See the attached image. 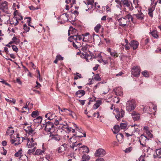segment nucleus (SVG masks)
<instances>
[{
	"label": "nucleus",
	"mask_w": 161,
	"mask_h": 161,
	"mask_svg": "<svg viewBox=\"0 0 161 161\" xmlns=\"http://www.w3.org/2000/svg\"><path fill=\"white\" fill-rule=\"evenodd\" d=\"M94 79L97 81L101 80V78L98 74H96L94 76Z\"/></svg>",
	"instance_id": "nucleus-52"
},
{
	"label": "nucleus",
	"mask_w": 161,
	"mask_h": 161,
	"mask_svg": "<svg viewBox=\"0 0 161 161\" xmlns=\"http://www.w3.org/2000/svg\"><path fill=\"white\" fill-rule=\"evenodd\" d=\"M54 124L56 125H60L59 127L63 129H64V127L66 125L65 124H63V122H62V119L60 117L58 118L55 119Z\"/></svg>",
	"instance_id": "nucleus-9"
},
{
	"label": "nucleus",
	"mask_w": 161,
	"mask_h": 161,
	"mask_svg": "<svg viewBox=\"0 0 161 161\" xmlns=\"http://www.w3.org/2000/svg\"><path fill=\"white\" fill-rule=\"evenodd\" d=\"M139 126L136 124H134L133 125H131L129 127L127 130L128 132H125L126 136L128 137L131 136L132 137L136 138L134 134L139 130L138 129Z\"/></svg>",
	"instance_id": "nucleus-1"
},
{
	"label": "nucleus",
	"mask_w": 161,
	"mask_h": 161,
	"mask_svg": "<svg viewBox=\"0 0 161 161\" xmlns=\"http://www.w3.org/2000/svg\"><path fill=\"white\" fill-rule=\"evenodd\" d=\"M28 142L27 143V146L28 147V148H31L32 147L33 148L34 147V144H36V143H33V142H31V141H29V139H28Z\"/></svg>",
	"instance_id": "nucleus-30"
},
{
	"label": "nucleus",
	"mask_w": 161,
	"mask_h": 161,
	"mask_svg": "<svg viewBox=\"0 0 161 161\" xmlns=\"http://www.w3.org/2000/svg\"><path fill=\"white\" fill-rule=\"evenodd\" d=\"M132 150V147H129L126 148L125 150V153H129Z\"/></svg>",
	"instance_id": "nucleus-55"
},
{
	"label": "nucleus",
	"mask_w": 161,
	"mask_h": 161,
	"mask_svg": "<svg viewBox=\"0 0 161 161\" xmlns=\"http://www.w3.org/2000/svg\"><path fill=\"white\" fill-rule=\"evenodd\" d=\"M116 138L120 143H122L124 141V136L121 133L118 134L116 135Z\"/></svg>",
	"instance_id": "nucleus-24"
},
{
	"label": "nucleus",
	"mask_w": 161,
	"mask_h": 161,
	"mask_svg": "<svg viewBox=\"0 0 161 161\" xmlns=\"http://www.w3.org/2000/svg\"><path fill=\"white\" fill-rule=\"evenodd\" d=\"M18 23L19 21L15 19L14 17L13 18L12 20L10 21V24L13 25L14 26L17 25L18 24Z\"/></svg>",
	"instance_id": "nucleus-35"
},
{
	"label": "nucleus",
	"mask_w": 161,
	"mask_h": 161,
	"mask_svg": "<svg viewBox=\"0 0 161 161\" xmlns=\"http://www.w3.org/2000/svg\"><path fill=\"white\" fill-rule=\"evenodd\" d=\"M50 139L51 140L56 142H58L61 139L60 136L58 135H51L50 136Z\"/></svg>",
	"instance_id": "nucleus-16"
},
{
	"label": "nucleus",
	"mask_w": 161,
	"mask_h": 161,
	"mask_svg": "<svg viewBox=\"0 0 161 161\" xmlns=\"http://www.w3.org/2000/svg\"><path fill=\"white\" fill-rule=\"evenodd\" d=\"M43 161H53V159L49 156H47L43 159Z\"/></svg>",
	"instance_id": "nucleus-53"
},
{
	"label": "nucleus",
	"mask_w": 161,
	"mask_h": 161,
	"mask_svg": "<svg viewBox=\"0 0 161 161\" xmlns=\"http://www.w3.org/2000/svg\"><path fill=\"white\" fill-rule=\"evenodd\" d=\"M83 36V41L87 42L91 40V39L92 38V36L90 35L89 33H86L82 34Z\"/></svg>",
	"instance_id": "nucleus-13"
},
{
	"label": "nucleus",
	"mask_w": 161,
	"mask_h": 161,
	"mask_svg": "<svg viewBox=\"0 0 161 161\" xmlns=\"http://www.w3.org/2000/svg\"><path fill=\"white\" fill-rule=\"evenodd\" d=\"M36 149V147H34L33 148H31L28 150L27 151V153L29 154H30L34 152L35 150Z\"/></svg>",
	"instance_id": "nucleus-47"
},
{
	"label": "nucleus",
	"mask_w": 161,
	"mask_h": 161,
	"mask_svg": "<svg viewBox=\"0 0 161 161\" xmlns=\"http://www.w3.org/2000/svg\"><path fill=\"white\" fill-rule=\"evenodd\" d=\"M69 115H71L74 119H76L77 118L75 113L72 111H71V113L69 114Z\"/></svg>",
	"instance_id": "nucleus-58"
},
{
	"label": "nucleus",
	"mask_w": 161,
	"mask_h": 161,
	"mask_svg": "<svg viewBox=\"0 0 161 161\" xmlns=\"http://www.w3.org/2000/svg\"><path fill=\"white\" fill-rule=\"evenodd\" d=\"M85 94L84 91L82 90H79L77 91L75 93L77 97H80L81 96H82Z\"/></svg>",
	"instance_id": "nucleus-25"
},
{
	"label": "nucleus",
	"mask_w": 161,
	"mask_h": 161,
	"mask_svg": "<svg viewBox=\"0 0 161 161\" xmlns=\"http://www.w3.org/2000/svg\"><path fill=\"white\" fill-rule=\"evenodd\" d=\"M156 155H154L153 157L154 158H161V149H157L156 151Z\"/></svg>",
	"instance_id": "nucleus-27"
},
{
	"label": "nucleus",
	"mask_w": 161,
	"mask_h": 161,
	"mask_svg": "<svg viewBox=\"0 0 161 161\" xmlns=\"http://www.w3.org/2000/svg\"><path fill=\"white\" fill-rule=\"evenodd\" d=\"M67 147V144L65 143H64L62 145H61L58 148V152L59 153H62L66 150Z\"/></svg>",
	"instance_id": "nucleus-22"
},
{
	"label": "nucleus",
	"mask_w": 161,
	"mask_h": 161,
	"mask_svg": "<svg viewBox=\"0 0 161 161\" xmlns=\"http://www.w3.org/2000/svg\"><path fill=\"white\" fill-rule=\"evenodd\" d=\"M125 19H126L128 21H129V22L130 21V19L131 21L133 22V18L131 16L130 14H128L126 16H125L124 17Z\"/></svg>",
	"instance_id": "nucleus-45"
},
{
	"label": "nucleus",
	"mask_w": 161,
	"mask_h": 161,
	"mask_svg": "<svg viewBox=\"0 0 161 161\" xmlns=\"http://www.w3.org/2000/svg\"><path fill=\"white\" fill-rule=\"evenodd\" d=\"M110 54L112 56H113L114 57H117L118 56V55L117 54V53L115 52H112Z\"/></svg>",
	"instance_id": "nucleus-59"
},
{
	"label": "nucleus",
	"mask_w": 161,
	"mask_h": 161,
	"mask_svg": "<svg viewBox=\"0 0 161 161\" xmlns=\"http://www.w3.org/2000/svg\"><path fill=\"white\" fill-rule=\"evenodd\" d=\"M90 159V157L89 155L86 154H84L82 156V161H88Z\"/></svg>",
	"instance_id": "nucleus-36"
},
{
	"label": "nucleus",
	"mask_w": 161,
	"mask_h": 161,
	"mask_svg": "<svg viewBox=\"0 0 161 161\" xmlns=\"http://www.w3.org/2000/svg\"><path fill=\"white\" fill-rule=\"evenodd\" d=\"M22 149H20L18 151V152H17L15 154L14 156L16 157H19L20 156H21L22 155H21L22 154Z\"/></svg>",
	"instance_id": "nucleus-41"
},
{
	"label": "nucleus",
	"mask_w": 161,
	"mask_h": 161,
	"mask_svg": "<svg viewBox=\"0 0 161 161\" xmlns=\"http://www.w3.org/2000/svg\"><path fill=\"white\" fill-rule=\"evenodd\" d=\"M147 140H148V139L146 136L143 135H142L139 138V142L140 144L143 147H144L145 146L146 142Z\"/></svg>",
	"instance_id": "nucleus-12"
},
{
	"label": "nucleus",
	"mask_w": 161,
	"mask_h": 161,
	"mask_svg": "<svg viewBox=\"0 0 161 161\" xmlns=\"http://www.w3.org/2000/svg\"><path fill=\"white\" fill-rule=\"evenodd\" d=\"M119 6L121 8H124L125 9H133V8L131 7L132 3L128 0H121L119 3Z\"/></svg>",
	"instance_id": "nucleus-4"
},
{
	"label": "nucleus",
	"mask_w": 161,
	"mask_h": 161,
	"mask_svg": "<svg viewBox=\"0 0 161 161\" xmlns=\"http://www.w3.org/2000/svg\"><path fill=\"white\" fill-rule=\"evenodd\" d=\"M42 119L41 117L39 116L36 119H34L33 120L34 122L35 123H40L42 121Z\"/></svg>",
	"instance_id": "nucleus-37"
},
{
	"label": "nucleus",
	"mask_w": 161,
	"mask_h": 161,
	"mask_svg": "<svg viewBox=\"0 0 161 161\" xmlns=\"http://www.w3.org/2000/svg\"><path fill=\"white\" fill-rule=\"evenodd\" d=\"M127 124L126 123H121L120 124V128L121 129L124 130L126 128Z\"/></svg>",
	"instance_id": "nucleus-42"
},
{
	"label": "nucleus",
	"mask_w": 161,
	"mask_h": 161,
	"mask_svg": "<svg viewBox=\"0 0 161 161\" xmlns=\"http://www.w3.org/2000/svg\"><path fill=\"white\" fill-rule=\"evenodd\" d=\"M27 157L25 155H22L19 158L18 161H27Z\"/></svg>",
	"instance_id": "nucleus-34"
},
{
	"label": "nucleus",
	"mask_w": 161,
	"mask_h": 161,
	"mask_svg": "<svg viewBox=\"0 0 161 161\" xmlns=\"http://www.w3.org/2000/svg\"><path fill=\"white\" fill-rule=\"evenodd\" d=\"M136 18L139 19H142L143 18V14L141 12L139 13L138 14H137L135 15Z\"/></svg>",
	"instance_id": "nucleus-38"
},
{
	"label": "nucleus",
	"mask_w": 161,
	"mask_h": 161,
	"mask_svg": "<svg viewBox=\"0 0 161 161\" xmlns=\"http://www.w3.org/2000/svg\"><path fill=\"white\" fill-rule=\"evenodd\" d=\"M11 99H8L7 98H5V100L6 101L9 103H12L14 104L15 103L16 100L14 98H10Z\"/></svg>",
	"instance_id": "nucleus-44"
},
{
	"label": "nucleus",
	"mask_w": 161,
	"mask_h": 161,
	"mask_svg": "<svg viewBox=\"0 0 161 161\" xmlns=\"http://www.w3.org/2000/svg\"><path fill=\"white\" fill-rule=\"evenodd\" d=\"M150 33L151 34V35L154 37L156 38H158V32L156 30H153L152 32H150Z\"/></svg>",
	"instance_id": "nucleus-32"
},
{
	"label": "nucleus",
	"mask_w": 161,
	"mask_h": 161,
	"mask_svg": "<svg viewBox=\"0 0 161 161\" xmlns=\"http://www.w3.org/2000/svg\"><path fill=\"white\" fill-rule=\"evenodd\" d=\"M90 46L87 44H86L85 45L83 46L81 48V50H82L83 51L85 52L87 50H89L88 48H89Z\"/></svg>",
	"instance_id": "nucleus-40"
},
{
	"label": "nucleus",
	"mask_w": 161,
	"mask_h": 161,
	"mask_svg": "<svg viewBox=\"0 0 161 161\" xmlns=\"http://www.w3.org/2000/svg\"><path fill=\"white\" fill-rule=\"evenodd\" d=\"M60 18L62 20L61 21V24H64L68 20V16L66 14H64L60 16Z\"/></svg>",
	"instance_id": "nucleus-20"
},
{
	"label": "nucleus",
	"mask_w": 161,
	"mask_h": 161,
	"mask_svg": "<svg viewBox=\"0 0 161 161\" xmlns=\"http://www.w3.org/2000/svg\"><path fill=\"white\" fill-rule=\"evenodd\" d=\"M141 70L138 66H134L132 69L131 74L134 76H138L140 73Z\"/></svg>",
	"instance_id": "nucleus-7"
},
{
	"label": "nucleus",
	"mask_w": 161,
	"mask_h": 161,
	"mask_svg": "<svg viewBox=\"0 0 161 161\" xmlns=\"http://www.w3.org/2000/svg\"><path fill=\"white\" fill-rule=\"evenodd\" d=\"M8 9L7 3L6 1H3L0 5V9L5 10Z\"/></svg>",
	"instance_id": "nucleus-19"
},
{
	"label": "nucleus",
	"mask_w": 161,
	"mask_h": 161,
	"mask_svg": "<svg viewBox=\"0 0 161 161\" xmlns=\"http://www.w3.org/2000/svg\"><path fill=\"white\" fill-rule=\"evenodd\" d=\"M101 28V25L100 24H98L96 26V27L94 28V30L95 31L98 33L99 31V29Z\"/></svg>",
	"instance_id": "nucleus-46"
},
{
	"label": "nucleus",
	"mask_w": 161,
	"mask_h": 161,
	"mask_svg": "<svg viewBox=\"0 0 161 161\" xmlns=\"http://www.w3.org/2000/svg\"><path fill=\"white\" fill-rule=\"evenodd\" d=\"M38 115V113L37 111H34L32 112L31 114V116L35 118L36 117V116Z\"/></svg>",
	"instance_id": "nucleus-56"
},
{
	"label": "nucleus",
	"mask_w": 161,
	"mask_h": 161,
	"mask_svg": "<svg viewBox=\"0 0 161 161\" xmlns=\"http://www.w3.org/2000/svg\"><path fill=\"white\" fill-rule=\"evenodd\" d=\"M65 129V131L67 132H69L71 131V128L69 126L66 125L64 128V129Z\"/></svg>",
	"instance_id": "nucleus-50"
},
{
	"label": "nucleus",
	"mask_w": 161,
	"mask_h": 161,
	"mask_svg": "<svg viewBox=\"0 0 161 161\" xmlns=\"http://www.w3.org/2000/svg\"><path fill=\"white\" fill-rule=\"evenodd\" d=\"M115 93L117 95L121 96L122 94V92L121 90H120L119 92L118 90L116 89L115 91Z\"/></svg>",
	"instance_id": "nucleus-57"
},
{
	"label": "nucleus",
	"mask_w": 161,
	"mask_h": 161,
	"mask_svg": "<svg viewBox=\"0 0 161 161\" xmlns=\"http://www.w3.org/2000/svg\"><path fill=\"white\" fill-rule=\"evenodd\" d=\"M79 151L80 153L83 152L88 153L89 152V149L87 146H83L79 147Z\"/></svg>",
	"instance_id": "nucleus-17"
},
{
	"label": "nucleus",
	"mask_w": 161,
	"mask_h": 161,
	"mask_svg": "<svg viewBox=\"0 0 161 161\" xmlns=\"http://www.w3.org/2000/svg\"><path fill=\"white\" fill-rule=\"evenodd\" d=\"M44 151L40 149H37L36 150L34 154L36 155H41L43 153Z\"/></svg>",
	"instance_id": "nucleus-39"
},
{
	"label": "nucleus",
	"mask_w": 161,
	"mask_h": 161,
	"mask_svg": "<svg viewBox=\"0 0 161 161\" xmlns=\"http://www.w3.org/2000/svg\"><path fill=\"white\" fill-rule=\"evenodd\" d=\"M25 130L29 135L31 136V140L32 142H34V140H35L38 138V135L36 130L35 129L32 128L31 126H28L27 129H25Z\"/></svg>",
	"instance_id": "nucleus-2"
},
{
	"label": "nucleus",
	"mask_w": 161,
	"mask_h": 161,
	"mask_svg": "<svg viewBox=\"0 0 161 161\" xmlns=\"http://www.w3.org/2000/svg\"><path fill=\"white\" fill-rule=\"evenodd\" d=\"M115 112L116 113H114V114H115V117L118 120H120V118L123 117L124 115L125 112L122 110L119 111L118 109H116L115 110Z\"/></svg>",
	"instance_id": "nucleus-8"
},
{
	"label": "nucleus",
	"mask_w": 161,
	"mask_h": 161,
	"mask_svg": "<svg viewBox=\"0 0 161 161\" xmlns=\"http://www.w3.org/2000/svg\"><path fill=\"white\" fill-rule=\"evenodd\" d=\"M131 115L134 121L137 120L140 118V114L135 111L132 112L131 114Z\"/></svg>",
	"instance_id": "nucleus-15"
},
{
	"label": "nucleus",
	"mask_w": 161,
	"mask_h": 161,
	"mask_svg": "<svg viewBox=\"0 0 161 161\" xmlns=\"http://www.w3.org/2000/svg\"><path fill=\"white\" fill-rule=\"evenodd\" d=\"M106 151L102 148H99L97 149L94 153V156L96 157L102 158L106 154Z\"/></svg>",
	"instance_id": "nucleus-5"
},
{
	"label": "nucleus",
	"mask_w": 161,
	"mask_h": 161,
	"mask_svg": "<svg viewBox=\"0 0 161 161\" xmlns=\"http://www.w3.org/2000/svg\"><path fill=\"white\" fill-rule=\"evenodd\" d=\"M74 75H76V76H75L74 77V79L75 80H77L79 78H81L82 77L81 74H80L79 73L76 72V74H74Z\"/></svg>",
	"instance_id": "nucleus-43"
},
{
	"label": "nucleus",
	"mask_w": 161,
	"mask_h": 161,
	"mask_svg": "<svg viewBox=\"0 0 161 161\" xmlns=\"http://www.w3.org/2000/svg\"><path fill=\"white\" fill-rule=\"evenodd\" d=\"M142 74L145 77H148L149 76V74L148 72L146 71L145 70L142 73Z\"/></svg>",
	"instance_id": "nucleus-49"
},
{
	"label": "nucleus",
	"mask_w": 161,
	"mask_h": 161,
	"mask_svg": "<svg viewBox=\"0 0 161 161\" xmlns=\"http://www.w3.org/2000/svg\"><path fill=\"white\" fill-rule=\"evenodd\" d=\"M102 84L101 83H98L96 85L94 86V87L93 88V90L94 91V92H95L96 91V89L97 88H98L99 86H102Z\"/></svg>",
	"instance_id": "nucleus-48"
},
{
	"label": "nucleus",
	"mask_w": 161,
	"mask_h": 161,
	"mask_svg": "<svg viewBox=\"0 0 161 161\" xmlns=\"http://www.w3.org/2000/svg\"><path fill=\"white\" fill-rule=\"evenodd\" d=\"M45 117L49 120H53L56 117L55 114H52L50 113L47 114Z\"/></svg>",
	"instance_id": "nucleus-23"
},
{
	"label": "nucleus",
	"mask_w": 161,
	"mask_h": 161,
	"mask_svg": "<svg viewBox=\"0 0 161 161\" xmlns=\"http://www.w3.org/2000/svg\"><path fill=\"white\" fill-rule=\"evenodd\" d=\"M136 107V103L135 100H132L128 101L126 103V110L128 112H130L134 110Z\"/></svg>",
	"instance_id": "nucleus-3"
},
{
	"label": "nucleus",
	"mask_w": 161,
	"mask_h": 161,
	"mask_svg": "<svg viewBox=\"0 0 161 161\" xmlns=\"http://www.w3.org/2000/svg\"><path fill=\"white\" fill-rule=\"evenodd\" d=\"M75 125V129H72V128H71V131H72V133H74V132H75V130H76L77 131H78V130H79V128L77 126H76V125Z\"/></svg>",
	"instance_id": "nucleus-62"
},
{
	"label": "nucleus",
	"mask_w": 161,
	"mask_h": 161,
	"mask_svg": "<svg viewBox=\"0 0 161 161\" xmlns=\"http://www.w3.org/2000/svg\"><path fill=\"white\" fill-rule=\"evenodd\" d=\"M69 14H71V15L72 17H73L74 19H75L76 15H78V12L77 11H74L73 12H72V11H71L69 12Z\"/></svg>",
	"instance_id": "nucleus-31"
},
{
	"label": "nucleus",
	"mask_w": 161,
	"mask_h": 161,
	"mask_svg": "<svg viewBox=\"0 0 161 161\" xmlns=\"http://www.w3.org/2000/svg\"><path fill=\"white\" fill-rule=\"evenodd\" d=\"M130 46L133 47L134 50L136 49L138 46L139 43L136 41H133L130 43Z\"/></svg>",
	"instance_id": "nucleus-21"
},
{
	"label": "nucleus",
	"mask_w": 161,
	"mask_h": 161,
	"mask_svg": "<svg viewBox=\"0 0 161 161\" xmlns=\"http://www.w3.org/2000/svg\"><path fill=\"white\" fill-rule=\"evenodd\" d=\"M14 133V130L12 127H8L6 132V135L9 136L12 135Z\"/></svg>",
	"instance_id": "nucleus-26"
},
{
	"label": "nucleus",
	"mask_w": 161,
	"mask_h": 161,
	"mask_svg": "<svg viewBox=\"0 0 161 161\" xmlns=\"http://www.w3.org/2000/svg\"><path fill=\"white\" fill-rule=\"evenodd\" d=\"M24 29L26 32H28L29 31L30 28L28 26L25 24L24 25Z\"/></svg>",
	"instance_id": "nucleus-61"
},
{
	"label": "nucleus",
	"mask_w": 161,
	"mask_h": 161,
	"mask_svg": "<svg viewBox=\"0 0 161 161\" xmlns=\"http://www.w3.org/2000/svg\"><path fill=\"white\" fill-rule=\"evenodd\" d=\"M92 36L94 42L95 41H96V39H99V36L95 34H93Z\"/></svg>",
	"instance_id": "nucleus-54"
},
{
	"label": "nucleus",
	"mask_w": 161,
	"mask_h": 161,
	"mask_svg": "<svg viewBox=\"0 0 161 161\" xmlns=\"http://www.w3.org/2000/svg\"><path fill=\"white\" fill-rule=\"evenodd\" d=\"M74 136H76L75 137H78L81 138L83 136L85 137L86 136V133L85 132L83 131L81 129H79L77 132H76V134H75Z\"/></svg>",
	"instance_id": "nucleus-14"
},
{
	"label": "nucleus",
	"mask_w": 161,
	"mask_h": 161,
	"mask_svg": "<svg viewBox=\"0 0 161 161\" xmlns=\"http://www.w3.org/2000/svg\"><path fill=\"white\" fill-rule=\"evenodd\" d=\"M12 41H13V42H14L16 44H17L19 42V39L14 37H13Z\"/></svg>",
	"instance_id": "nucleus-51"
},
{
	"label": "nucleus",
	"mask_w": 161,
	"mask_h": 161,
	"mask_svg": "<svg viewBox=\"0 0 161 161\" xmlns=\"http://www.w3.org/2000/svg\"><path fill=\"white\" fill-rule=\"evenodd\" d=\"M102 104V101L101 100H98L96 103L93 105V108L94 109L97 108Z\"/></svg>",
	"instance_id": "nucleus-29"
},
{
	"label": "nucleus",
	"mask_w": 161,
	"mask_h": 161,
	"mask_svg": "<svg viewBox=\"0 0 161 161\" xmlns=\"http://www.w3.org/2000/svg\"><path fill=\"white\" fill-rule=\"evenodd\" d=\"M144 158L143 156L141 155L138 159L139 161H145Z\"/></svg>",
	"instance_id": "nucleus-64"
},
{
	"label": "nucleus",
	"mask_w": 161,
	"mask_h": 161,
	"mask_svg": "<svg viewBox=\"0 0 161 161\" xmlns=\"http://www.w3.org/2000/svg\"><path fill=\"white\" fill-rule=\"evenodd\" d=\"M14 17L15 19L17 20H21L23 19L21 14L18 12V11H15L14 13Z\"/></svg>",
	"instance_id": "nucleus-18"
},
{
	"label": "nucleus",
	"mask_w": 161,
	"mask_h": 161,
	"mask_svg": "<svg viewBox=\"0 0 161 161\" xmlns=\"http://www.w3.org/2000/svg\"><path fill=\"white\" fill-rule=\"evenodd\" d=\"M54 127V125L53 123L48 121L46 123V125L45 128L46 131L51 132V130L53 131L52 129Z\"/></svg>",
	"instance_id": "nucleus-10"
},
{
	"label": "nucleus",
	"mask_w": 161,
	"mask_h": 161,
	"mask_svg": "<svg viewBox=\"0 0 161 161\" xmlns=\"http://www.w3.org/2000/svg\"><path fill=\"white\" fill-rule=\"evenodd\" d=\"M75 137L72 136L69 138V140H70V142L72 143H73V144L72 145H70V147L72 149L75 150V151H76L77 149H79V147H80V146L82 144L81 143H80L78 144H76V142L74 141L73 140L75 139Z\"/></svg>",
	"instance_id": "nucleus-6"
},
{
	"label": "nucleus",
	"mask_w": 161,
	"mask_h": 161,
	"mask_svg": "<svg viewBox=\"0 0 161 161\" xmlns=\"http://www.w3.org/2000/svg\"><path fill=\"white\" fill-rule=\"evenodd\" d=\"M12 48L13 51H14L17 52L18 51V49L17 48V47L14 45H13L12 46Z\"/></svg>",
	"instance_id": "nucleus-63"
},
{
	"label": "nucleus",
	"mask_w": 161,
	"mask_h": 161,
	"mask_svg": "<svg viewBox=\"0 0 161 161\" xmlns=\"http://www.w3.org/2000/svg\"><path fill=\"white\" fill-rule=\"evenodd\" d=\"M120 129V127L118 125H115L114 127V130L113 131V132L114 134L117 133L119 131Z\"/></svg>",
	"instance_id": "nucleus-33"
},
{
	"label": "nucleus",
	"mask_w": 161,
	"mask_h": 161,
	"mask_svg": "<svg viewBox=\"0 0 161 161\" xmlns=\"http://www.w3.org/2000/svg\"><path fill=\"white\" fill-rule=\"evenodd\" d=\"M102 90L103 92V94H106L109 91L108 87L107 86H102Z\"/></svg>",
	"instance_id": "nucleus-28"
},
{
	"label": "nucleus",
	"mask_w": 161,
	"mask_h": 161,
	"mask_svg": "<svg viewBox=\"0 0 161 161\" xmlns=\"http://www.w3.org/2000/svg\"><path fill=\"white\" fill-rule=\"evenodd\" d=\"M118 21L119 23V25L122 27L126 26L129 23V21L125 18H120L118 19Z\"/></svg>",
	"instance_id": "nucleus-11"
},
{
	"label": "nucleus",
	"mask_w": 161,
	"mask_h": 161,
	"mask_svg": "<svg viewBox=\"0 0 161 161\" xmlns=\"http://www.w3.org/2000/svg\"><path fill=\"white\" fill-rule=\"evenodd\" d=\"M93 2L94 1L93 0H88V2H87V5H91V7H92V6H93Z\"/></svg>",
	"instance_id": "nucleus-60"
}]
</instances>
